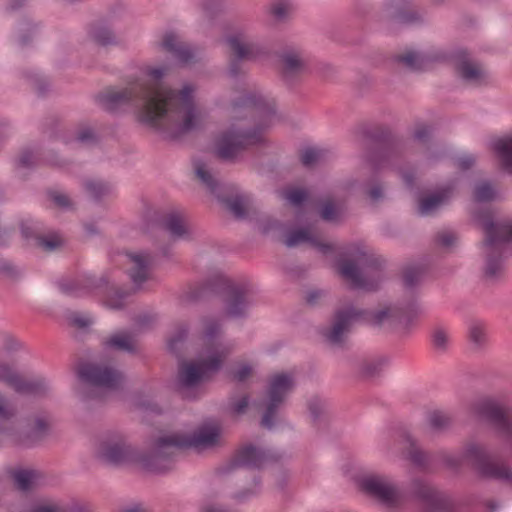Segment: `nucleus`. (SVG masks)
<instances>
[{
	"instance_id": "25",
	"label": "nucleus",
	"mask_w": 512,
	"mask_h": 512,
	"mask_svg": "<svg viewBox=\"0 0 512 512\" xmlns=\"http://www.w3.org/2000/svg\"><path fill=\"white\" fill-rule=\"evenodd\" d=\"M339 272L354 288L371 290L376 287V283L369 279L367 272L360 271L351 261H342L339 264Z\"/></svg>"
},
{
	"instance_id": "40",
	"label": "nucleus",
	"mask_w": 512,
	"mask_h": 512,
	"mask_svg": "<svg viewBox=\"0 0 512 512\" xmlns=\"http://www.w3.org/2000/svg\"><path fill=\"white\" fill-rule=\"evenodd\" d=\"M84 189L96 201H100L111 192V187L108 183L97 180L85 181Z\"/></svg>"
},
{
	"instance_id": "50",
	"label": "nucleus",
	"mask_w": 512,
	"mask_h": 512,
	"mask_svg": "<svg viewBox=\"0 0 512 512\" xmlns=\"http://www.w3.org/2000/svg\"><path fill=\"white\" fill-rule=\"evenodd\" d=\"M223 10L222 0H205L203 3V12L208 22H212L216 15Z\"/></svg>"
},
{
	"instance_id": "57",
	"label": "nucleus",
	"mask_w": 512,
	"mask_h": 512,
	"mask_svg": "<svg viewBox=\"0 0 512 512\" xmlns=\"http://www.w3.org/2000/svg\"><path fill=\"white\" fill-rule=\"evenodd\" d=\"M58 125H59V118L56 115H50L47 118H45L42 131L49 138H55L57 136Z\"/></svg>"
},
{
	"instance_id": "56",
	"label": "nucleus",
	"mask_w": 512,
	"mask_h": 512,
	"mask_svg": "<svg viewBox=\"0 0 512 512\" xmlns=\"http://www.w3.org/2000/svg\"><path fill=\"white\" fill-rule=\"evenodd\" d=\"M449 340V334L446 329L437 327L432 333V342L436 348L443 349Z\"/></svg>"
},
{
	"instance_id": "34",
	"label": "nucleus",
	"mask_w": 512,
	"mask_h": 512,
	"mask_svg": "<svg viewBox=\"0 0 512 512\" xmlns=\"http://www.w3.org/2000/svg\"><path fill=\"white\" fill-rule=\"evenodd\" d=\"M22 238L27 242H34L35 246L44 233L43 225L40 222L27 219L19 223Z\"/></svg>"
},
{
	"instance_id": "47",
	"label": "nucleus",
	"mask_w": 512,
	"mask_h": 512,
	"mask_svg": "<svg viewBox=\"0 0 512 512\" xmlns=\"http://www.w3.org/2000/svg\"><path fill=\"white\" fill-rule=\"evenodd\" d=\"M249 406V396L243 395L240 398L235 396L229 397L228 407L231 414L235 416L243 415L247 412Z\"/></svg>"
},
{
	"instance_id": "49",
	"label": "nucleus",
	"mask_w": 512,
	"mask_h": 512,
	"mask_svg": "<svg viewBox=\"0 0 512 512\" xmlns=\"http://www.w3.org/2000/svg\"><path fill=\"white\" fill-rule=\"evenodd\" d=\"M76 140L85 145H95L99 141V137L90 126H82L76 135Z\"/></svg>"
},
{
	"instance_id": "32",
	"label": "nucleus",
	"mask_w": 512,
	"mask_h": 512,
	"mask_svg": "<svg viewBox=\"0 0 512 512\" xmlns=\"http://www.w3.org/2000/svg\"><path fill=\"white\" fill-rule=\"evenodd\" d=\"M50 421L46 415L35 416L33 425L27 432L30 445L42 441L49 433Z\"/></svg>"
},
{
	"instance_id": "41",
	"label": "nucleus",
	"mask_w": 512,
	"mask_h": 512,
	"mask_svg": "<svg viewBox=\"0 0 512 512\" xmlns=\"http://www.w3.org/2000/svg\"><path fill=\"white\" fill-rule=\"evenodd\" d=\"M46 195L48 199L54 204V206L61 210H72L74 204L68 195L55 189H47Z\"/></svg>"
},
{
	"instance_id": "16",
	"label": "nucleus",
	"mask_w": 512,
	"mask_h": 512,
	"mask_svg": "<svg viewBox=\"0 0 512 512\" xmlns=\"http://www.w3.org/2000/svg\"><path fill=\"white\" fill-rule=\"evenodd\" d=\"M419 311V307L415 304H411L405 309L387 306L374 313L371 316V321L380 326H407L411 323L412 319L418 315Z\"/></svg>"
},
{
	"instance_id": "14",
	"label": "nucleus",
	"mask_w": 512,
	"mask_h": 512,
	"mask_svg": "<svg viewBox=\"0 0 512 512\" xmlns=\"http://www.w3.org/2000/svg\"><path fill=\"white\" fill-rule=\"evenodd\" d=\"M359 486L369 496L387 507H393L400 500L399 491L385 477L369 474L359 480Z\"/></svg>"
},
{
	"instance_id": "35",
	"label": "nucleus",
	"mask_w": 512,
	"mask_h": 512,
	"mask_svg": "<svg viewBox=\"0 0 512 512\" xmlns=\"http://www.w3.org/2000/svg\"><path fill=\"white\" fill-rule=\"evenodd\" d=\"M448 190L443 189L432 195L423 197L419 202V211L423 215H429L433 213L441 204H443L448 198Z\"/></svg>"
},
{
	"instance_id": "45",
	"label": "nucleus",
	"mask_w": 512,
	"mask_h": 512,
	"mask_svg": "<svg viewBox=\"0 0 512 512\" xmlns=\"http://www.w3.org/2000/svg\"><path fill=\"white\" fill-rule=\"evenodd\" d=\"M324 150L319 148H307L301 153V162L306 167H312L324 158Z\"/></svg>"
},
{
	"instance_id": "2",
	"label": "nucleus",
	"mask_w": 512,
	"mask_h": 512,
	"mask_svg": "<svg viewBox=\"0 0 512 512\" xmlns=\"http://www.w3.org/2000/svg\"><path fill=\"white\" fill-rule=\"evenodd\" d=\"M219 429L216 427H203L192 435H171L159 437L152 451L137 453L135 463L151 473H166L173 468L174 453L177 449L210 448L219 440Z\"/></svg>"
},
{
	"instance_id": "12",
	"label": "nucleus",
	"mask_w": 512,
	"mask_h": 512,
	"mask_svg": "<svg viewBox=\"0 0 512 512\" xmlns=\"http://www.w3.org/2000/svg\"><path fill=\"white\" fill-rule=\"evenodd\" d=\"M78 376L83 382L91 386L109 390L120 389L125 380V376L121 371L110 366L89 362L80 365Z\"/></svg>"
},
{
	"instance_id": "38",
	"label": "nucleus",
	"mask_w": 512,
	"mask_h": 512,
	"mask_svg": "<svg viewBox=\"0 0 512 512\" xmlns=\"http://www.w3.org/2000/svg\"><path fill=\"white\" fill-rule=\"evenodd\" d=\"M12 477L16 487L26 492L32 489L37 472L28 469H18L13 472Z\"/></svg>"
},
{
	"instance_id": "52",
	"label": "nucleus",
	"mask_w": 512,
	"mask_h": 512,
	"mask_svg": "<svg viewBox=\"0 0 512 512\" xmlns=\"http://www.w3.org/2000/svg\"><path fill=\"white\" fill-rule=\"evenodd\" d=\"M423 271L419 267L406 268L403 274L404 284L407 288L413 287L422 278Z\"/></svg>"
},
{
	"instance_id": "18",
	"label": "nucleus",
	"mask_w": 512,
	"mask_h": 512,
	"mask_svg": "<svg viewBox=\"0 0 512 512\" xmlns=\"http://www.w3.org/2000/svg\"><path fill=\"white\" fill-rule=\"evenodd\" d=\"M359 316L360 313L352 307L337 311L332 326L324 333L326 338L333 344L341 343L352 321Z\"/></svg>"
},
{
	"instance_id": "7",
	"label": "nucleus",
	"mask_w": 512,
	"mask_h": 512,
	"mask_svg": "<svg viewBox=\"0 0 512 512\" xmlns=\"http://www.w3.org/2000/svg\"><path fill=\"white\" fill-rule=\"evenodd\" d=\"M208 357L197 362L183 363L178 370L177 386L180 391L195 388L212 378L221 370L223 362L230 354L226 346L217 345L214 348L207 343Z\"/></svg>"
},
{
	"instance_id": "37",
	"label": "nucleus",
	"mask_w": 512,
	"mask_h": 512,
	"mask_svg": "<svg viewBox=\"0 0 512 512\" xmlns=\"http://www.w3.org/2000/svg\"><path fill=\"white\" fill-rule=\"evenodd\" d=\"M403 446L406 450L405 453L407 458L420 467L426 466L428 458L427 455L417 448L414 440L409 435L404 436Z\"/></svg>"
},
{
	"instance_id": "59",
	"label": "nucleus",
	"mask_w": 512,
	"mask_h": 512,
	"mask_svg": "<svg viewBox=\"0 0 512 512\" xmlns=\"http://www.w3.org/2000/svg\"><path fill=\"white\" fill-rule=\"evenodd\" d=\"M338 216L339 209L332 202H325L321 209V217L327 221H334Z\"/></svg>"
},
{
	"instance_id": "8",
	"label": "nucleus",
	"mask_w": 512,
	"mask_h": 512,
	"mask_svg": "<svg viewBox=\"0 0 512 512\" xmlns=\"http://www.w3.org/2000/svg\"><path fill=\"white\" fill-rule=\"evenodd\" d=\"M444 460L450 467H457L466 461L485 477L512 481V469L475 443L468 444L461 457L445 455Z\"/></svg>"
},
{
	"instance_id": "54",
	"label": "nucleus",
	"mask_w": 512,
	"mask_h": 512,
	"mask_svg": "<svg viewBox=\"0 0 512 512\" xmlns=\"http://www.w3.org/2000/svg\"><path fill=\"white\" fill-rule=\"evenodd\" d=\"M204 325H205V329H204L205 339L207 340V342L214 341L215 337L221 331L220 323L215 319H205Z\"/></svg>"
},
{
	"instance_id": "1",
	"label": "nucleus",
	"mask_w": 512,
	"mask_h": 512,
	"mask_svg": "<svg viewBox=\"0 0 512 512\" xmlns=\"http://www.w3.org/2000/svg\"><path fill=\"white\" fill-rule=\"evenodd\" d=\"M193 87L185 85L179 92L137 81L121 89H109L96 96L98 104L108 112L124 106L139 110L140 121L154 128L175 124L173 138L187 134L199 126L193 99Z\"/></svg>"
},
{
	"instance_id": "44",
	"label": "nucleus",
	"mask_w": 512,
	"mask_h": 512,
	"mask_svg": "<svg viewBox=\"0 0 512 512\" xmlns=\"http://www.w3.org/2000/svg\"><path fill=\"white\" fill-rule=\"evenodd\" d=\"M0 275L10 281H17L21 277V270L6 258H0Z\"/></svg>"
},
{
	"instance_id": "33",
	"label": "nucleus",
	"mask_w": 512,
	"mask_h": 512,
	"mask_svg": "<svg viewBox=\"0 0 512 512\" xmlns=\"http://www.w3.org/2000/svg\"><path fill=\"white\" fill-rule=\"evenodd\" d=\"M105 349L124 351L130 354L136 352L135 345L127 333H117L103 341Z\"/></svg>"
},
{
	"instance_id": "24",
	"label": "nucleus",
	"mask_w": 512,
	"mask_h": 512,
	"mask_svg": "<svg viewBox=\"0 0 512 512\" xmlns=\"http://www.w3.org/2000/svg\"><path fill=\"white\" fill-rule=\"evenodd\" d=\"M281 197L289 205L297 209H304L306 212H308L315 205L309 191L296 184L286 186L281 191Z\"/></svg>"
},
{
	"instance_id": "4",
	"label": "nucleus",
	"mask_w": 512,
	"mask_h": 512,
	"mask_svg": "<svg viewBox=\"0 0 512 512\" xmlns=\"http://www.w3.org/2000/svg\"><path fill=\"white\" fill-rule=\"evenodd\" d=\"M296 379L293 371L273 373L268 380L265 394L258 403L260 425L272 429L281 420V411L288 396L295 387Z\"/></svg>"
},
{
	"instance_id": "30",
	"label": "nucleus",
	"mask_w": 512,
	"mask_h": 512,
	"mask_svg": "<svg viewBox=\"0 0 512 512\" xmlns=\"http://www.w3.org/2000/svg\"><path fill=\"white\" fill-rule=\"evenodd\" d=\"M11 388L18 394L23 395H44L48 387L43 380H26L19 373L13 381Z\"/></svg>"
},
{
	"instance_id": "22",
	"label": "nucleus",
	"mask_w": 512,
	"mask_h": 512,
	"mask_svg": "<svg viewBox=\"0 0 512 512\" xmlns=\"http://www.w3.org/2000/svg\"><path fill=\"white\" fill-rule=\"evenodd\" d=\"M301 243H309L323 252L330 249L329 244L322 242L321 236L314 226L292 231L286 236L285 245L288 247H293Z\"/></svg>"
},
{
	"instance_id": "10",
	"label": "nucleus",
	"mask_w": 512,
	"mask_h": 512,
	"mask_svg": "<svg viewBox=\"0 0 512 512\" xmlns=\"http://www.w3.org/2000/svg\"><path fill=\"white\" fill-rule=\"evenodd\" d=\"M138 451L134 449L120 433H109L104 436L97 447L96 457L101 462L119 466L135 463Z\"/></svg>"
},
{
	"instance_id": "62",
	"label": "nucleus",
	"mask_w": 512,
	"mask_h": 512,
	"mask_svg": "<svg viewBox=\"0 0 512 512\" xmlns=\"http://www.w3.org/2000/svg\"><path fill=\"white\" fill-rule=\"evenodd\" d=\"M355 258L357 262L361 264L367 263L369 264V267H373L374 270H377L378 260L372 255H368L367 252L359 250Z\"/></svg>"
},
{
	"instance_id": "64",
	"label": "nucleus",
	"mask_w": 512,
	"mask_h": 512,
	"mask_svg": "<svg viewBox=\"0 0 512 512\" xmlns=\"http://www.w3.org/2000/svg\"><path fill=\"white\" fill-rule=\"evenodd\" d=\"M70 322L73 326L80 328V329L87 328L91 324V321L88 318L82 317L81 315H79L77 313H74L70 317Z\"/></svg>"
},
{
	"instance_id": "43",
	"label": "nucleus",
	"mask_w": 512,
	"mask_h": 512,
	"mask_svg": "<svg viewBox=\"0 0 512 512\" xmlns=\"http://www.w3.org/2000/svg\"><path fill=\"white\" fill-rule=\"evenodd\" d=\"M400 61L403 62L409 68L414 70H422L426 69L427 67V57L413 51H408L402 54L400 56Z\"/></svg>"
},
{
	"instance_id": "58",
	"label": "nucleus",
	"mask_w": 512,
	"mask_h": 512,
	"mask_svg": "<svg viewBox=\"0 0 512 512\" xmlns=\"http://www.w3.org/2000/svg\"><path fill=\"white\" fill-rule=\"evenodd\" d=\"M252 367L248 364H242L239 368L231 371L230 377L235 382H243L252 375Z\"/></svg>"
},
{
	"instance_id": "39",
	"label": "nucleus",
	"mask_w": 512,
	"mask_h": 512,
	"mask_svg": "<svg viewBox=\"0 0 512 512\" xmlns=\"http://www.w3.org/2000/svg\"><path fill=\"white\" fill-rule=\"evenodd\" d=\"M293 11L294 5L291 0H274L270 7V13L277 21L286 20Z\"/></svg>"
},
{
	"instance_id": "15",
	"label": "nucleus",
	"mask_w": 512,
	"mask_h": 512,
	"mask_svg": "<svg viewBox=\"0 0 512 512\" xmlns=\"http://www.w3.org/2000/svg\"><path fill=\"white\" fill-rule=\"evenodd\" d=\"M414 491L427 512H456L452 500L423 482H415Z\"/></svg>"
},
{
	"instance_id": "11",
	"label": "nucleus",
	"mask_w": 512,
	"mask_h": 512,
	"mask_svg": "<svg viewBox=\"0 0 512 512\" xmlns=\"http://www.w3.org/2000/svg\"><path fill=\"white\" fill-rule=\"evenodd\" d=\"M256 144V127L244 130L231 126L216 142V154L222 160H233L240 152Z\"/></svg>"
},
{
	"instance_id": "29",
	"label": "nucleus",
	"mask_w": 512,
	"mask_h": 512,
	"mask_svg": "<svg viewBox=\"0 0 512 512\" xmlns=\"http://www.w3.org/2000/svg\"><path fill=\"white\" fill-rule=\"evenodd\" d=\"M224 44L227 46V56L237 57L238 59H251L252 49L243 40L239 34L227 35L223 39Z\"/></svg>"
},
{
	"instance_id": "19",
	"label": "nucleus",
	"mask_w": 512,
	"mask_h": 512,
	"mask_svg": "<svg viewBox=\"0 0 512 512\" xmlns=\"http://www.w3.org/2000/svg\"><path fill=\"white\" fill-rule=\"evenodd\" d=\"M306 59L298 50L285 52L280 60V70L285 81L293 82L306 71Z\"/></svg>"
},
{
	"instance_id": "42",
	"label": "nucleus",
	"mask_w": 512,
	"mask_h": 512,
	"mask_svg": "<svg viewBox=\"0 0 512 512\" xmlns=\"http://www.w3.org/2000/svg\"><path fill=\"white\" fill-rule=\"evenodd\" d=\"M63 245L64 241L58 234L50 233L45 235L43 233L36 246L45 252H53L63 247Z\"/></svg>"
},
{
	"instance_id": "31",
	"label": "nucleus",
	"mask_w": 512,
	"mask_h": 512,
	"mask_svg": "<svg viewBox=\"0 0 512 512\" xmlns=\"http://www.w3.org/2000/svg\"><path fill=\"white\" fill-rule=\"evenodd\" d=\"M162 225L173 238H183L188 235V230L184 225L183 216L179 212L173 211L168 213L164 217Z\"/></svg>"
},
{
	"instance_id": "48",
	"label": "nucleus",
	"mask_w": 512,
	"mask_h": 512,
	"mask_svg": "<svg viewBox=\"0 0 512 512\" xmlns=\"http://www.w3.org/2000/svg\"><path fill=\"white\" fill-rule=\"evenodd\" d=\"M429 423L434 429H443L450 425L451 417L444 411L435 410L429 415Z\"/></svg>"
},
{
	"instance_id": "53",
	"label": "nucleus",
	"mask_w": 512,
	"mask_h": 512,
	"mask_svg": "<svg viewBox=\"0 0 512 512\" xmlns=\"http://www.w3.org/2000/svg\"><path fill=\"white\" fill-rule=\"evenodd\" d=\"M248 59H238L237 57H228V75L237 78L244 73V65Z\"/></svg>"
},
{
	"instance_id": "3",
	"label": "nucleus",
	"mask_w": 512,
	"mask_h": 512,
	"mask_svg": "<svg viewBox=\"0 0 512 512\" xmlns=\"http://www.w3.org/2000/svg\"><path fill=\"white\" fill-rule=\"evenodd\" d=\"M485 233L483 251L486 257L485 274L496 278L503 272V259L512 249V219L494 222L490 211L476 216Z\"/></svg>"
},
{
	"instance_id": "55",
	"label": "nucleus",
	"mask_w": 512,
	"mask_h": 512,
	"mask_svg": "<svg viewBox=\"0 0 512 512\" xmlns=\"http://www.w3.org/2000/svg\"><path fill=\"white\" fill-rule=\"evenodd\" d=\"M18 372L15 371L8 363L0 361V382L11 387Z\"/></svg>"
},
{
	"instance_id": "60",
	"label": "nucleus",
	"mask_w": 512,
	"mask_h": 512,
	"mask_svg": "<svg viewBox=\"0 0 512 512\" xmlns=\"http://www.w3.org/2000/svg\"><path fill=\"white\" fill-rule=\"evenodd\" d=\"M470 340L476 344H481L485 340V329L481 324H473L469 330Z\"/></svg>"
},
{
	"instance_id": "28",
	"label": "nucleus",
	"mask_w": 512,
	"mask_h": 512,
	"mask_svg": "<svg viewBox=\"0 0 512 512\" xmlns=\"http://www.w3.org/2000/svg\"><path fill=\"white\" fill-rule=\"evenodd\" d=\"M89 37L100 46L116 45L117 37L105 21H97L90 25Z\"/></svg>"
},
{
	"instance_id": "20",
	"label": "nucleus",
	"mask_w": 512,
	"mask_h": 512,
	"mask_svg": "<svg viewBox=\"0 0 512 512\" xmlns=\"http://www.w3.org/2000/svg\"><path fill=\"white\" fill-rule=\"evenodd\" d=\"M126 255L133 264L129 270L130 279L139 288L149 277V269L153 262V257L148 252H128Z\"/></svg>"
},
{
	"instance_id": "36",
	"label": "nucleus",
	"mask_w": 512,
	"mask_h": 512,
	"mask_svg": "<svg viewBox=\"0 0 512 512\" xmlns=\"http://www.w3.org/2000/svg\"><path fill=\"white\" fill-rule=\"evenodd\" d=\"M189 327L186 323H180L177 325L175 333L169 337L167 341L168 350L175 354L180 355V350L184 342L188 337Z\"/></svg>"
},
{
	"instance_id": "17",
	"label": "nucleus",
	"mask_w": 512,
	"mask_h": 512,
	"mask_svg": "<svg viewBox=\"0 0 512 512\" xmlns=\"http://www.w3.org/2000/svg\"><path fill=\"white\" fill-rule=\"evenodd\" d=\"M163 50L181 65H187L195 60L194 49L186 42H183L175 32H167L161 42Z\"/></svg>"
},
{
	"instance_id": "13",
	"label": "nucleus",
	"mask_w": 512,
	"mask_h": 512,
	"mask_svg": "<svg viewBox=\"0 0 512 512\" xmlns=\"http://www.w3.org/2000/svg\"><path fill=\"white\" fill-rule=\"evenodd\" d=\"M474 411L491 423L504 437H512V409L494 399H483L474 405Z\"/></svg>"
},
{
	"instance_id": "5",
	"label": "nucleus",
	"mask_w": 512,
	"mask_h": 512,
	"mask_svg": "<svg viewBox=\"0 0 512 512\" xmlns=\"http://www.w3.org/2000/svg\"><path fill=\"white\" fill-rule=\"evenodd\" d=\"M195 172L208 191L216 197L222 207L235 220L244 221L248 219L252 203L248 194L239 191L234 184L223 183L215 179L203 162L196 164Z\"/></svg>"
},
{
	"instance_id": "27",
	"label": "nucleus",
	"mask_w": 512,
	"mask_h": 512,
	"mask_svg": "<svg viewBox=\"0 0 512 512\" xmlns=\"http://www.w3.org/2000/svg\"><path fill=\"white\" fill-rule=\"evenodd\" d=\"M258 131L261 128H268L277 119L276 106L273 98L258 94Z\"/></svg>"
},
{
	"instance_id": "21",
	"label": "nucleus",
	"mask_w": 512,
	"mask_h": 512,
	"mask_svg": "<svg viewBox=\"0 0 512 512\" xmlns=\"http://www.w3.org/2000/svg\"><path fill=\"white\" fill-rule=\"evenodd\" d=\"M256 466V445L248 444L235 451L233 456L221 468L228 474L238 469H251Z\"/></svg>"
},
{
	"instance_id": "51",
	"label": "nucleus",
	"mask_w": 512,
	"mask_h": 512,
	"mask_svg": "<svg viewBox=\"0 0 512 512\" xmlns=\"http://www.w3.org/2000/svg\"><path fill=\"white\" fill-rule=\"evenodd\" d=\"M37 165H39V160L36 158L32 150L25 149L21 152L17 161L18 167L30 169Z\"/></svg>"
},
{
	"instance_id": "6",
	"label": "nucleus",
	"mask_w": 512,
	"mask_h": 512,
	"mask_svg": "<svg viewBox=\"0 0 512 512\" xmlns=\"http://www.w3.org/2000/svg\"><path fill=\"white\" fill-rule=\"evenodd\" d=\"M210 295L221 296L228 317L241 318L246 315L247 300L244 288L235 285L223 276L207 279L188 293V300L198 301Z\"/></svg>"
},
{
	"instance_id": "61",
	"label": "nucleus",
	"mask_w": 512,
	"mask_h": 512,
	"mask_svg": "<svg viewBox=\"0 0 512 512\" xmlns=\"http://www.w3.org/2000/svg\"><path fill=\"white\" fill-rule=\"evenodd\" d=\"M383 361L381 360H369L363 364V374L366 376L375 375L382 367Z\"/></svg>"
},
{
	"instance_id": "46",
	"label": "nucleus",
	"mask_w": 512,
	"mask_h": 512,
	"mask_svg": "<svg viewBox=\"0 0 512 512\" xmlns=\"http://www.w3.org/2000/svg\"><path fill=\"white\" fill-rule=\"evenodd\" d=\"M497 195V191L487 182L479 183L474 191V197L477 202H486L493 200Z\"/></svg>"
},
{
	"instance_id": "26",
	"label": "nucleus",
	"mask_w": 512,
	"mask_h": 512,
	"mask_svg": "<svg viewBox=\"0 0 512 512\" xmlns=\"http://www.w3.org/2000/svg\"><path fill=\"white\" fill-rule=\"evenodd\" d=\"M492 149L500 162L501 168L508 173H512V132L494 139Z\"/></svg>"
},
{
	"instance_id": "63",
	"label": "nucleus",
	"mask_w": 512,
	"mask_h": 512,
	"mask_svg": "<svg viewBox=\"0 0 512 512\" xmlns=\"http://www.w3.org/2000/svg\"><path fill=\"white\" fill-rule=\"evenodd\" d=\"M438 242L444 247L452 246L456 241V236L452 232H442L438 235Z\"/></svg>"
},
{
	"instance_id": "9",
	"label": "nucleus",
	"mask_w": 512,
	"mask_h": 512,
	"mask_svg": "<svg viewBox=\"0 0 512 512\" xmlns=\"http://www.w3.org/2000/svg\"><path fill=\"white\" fill-rule=\"evenodd\" d=\"M59 286L63 293L74 297L92 292L103 294L105 305L117 310L124 307V300L129 295L128 292L111 285L106 276L98 278L96 276H85L74 281L60 283Z\"/></svg>"
},
{
	"instance_id": "23",
	"label": "nucleus",
	"mask_w": 512,
	"mask_h": 512,
	"mask_svg": "<svg viewBox=\"0 0 512 512\" xmlns=\"http://www.w3.org/2000/svg\"><path fill=\"white\" fill-rule=\"evenodd\" d=\"M457 70L461 77L470 83L480 84L485 78L484 69L477 63L472 62L467 53L460 51L455 55Z\"/></svg>"
}]
</instances>
